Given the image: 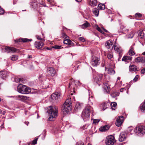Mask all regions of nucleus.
<instances>
[{"label": "nucleus", "mask_w": 145, "mask_h": 145, "mask_svg": "<svg viewBox=\"0 0 145 145\" xmlns=\"http://www.w3.org/2000/svg\"><path fill=\"white\" fill-rule=\"evenodd\" d=\"M135 132L140 135H143L145 132V127L143 126H139L135 128Z\"/></svg>", "instance_id": "7"}, {"label": "nucleus", "mask_w": 145, "mask_h": 145, "mask_svg": "<svg viewBox=\"0 0 145 145\" xmlns=\"http://www.w3.org/2000/svg\"><path fill=\"white\" fill-rule=\"evenodd\" d=\"M48 74V75L53 76L56 73V71L53 67H49L47 70Z\"/></svg>", "instance_id": "15"}, {"label": "nucleus", "mask_w": 145, "mask_h": 145, "mask_svg": "<svg viewBox=\"0 0 145 145\" xmlns=\"http://www.w3.org/2000/svg\"><path fill=\"white\" fill-rule=\"evenodd\" d=\"M140 108L141 112H145V99L144 103H142L140 106Z\"/></svg>", "instance_id": "28"}, {"label": "nucleus", "mask_w": 145, "mask_h": 145, "mask_svg": "<svg viewBox=\"0 0 145 145\" xmlns=\"http://www.w3.org/2000/svg\"><path fill=\"white\" fill-rule=\"evenodd\" d=\"M61 93L59 92H56L53 93L51 96V101L53 102L54 101L57 100L59 97Z\"/></svg>", "instance_id": "9"}, {"label": "nucleus", "mask_w": 145, "mask_h": 145, "mask_svg": "<svg viewBox=\"0 0 145 145\" xmlns=\"http://www.w3.org/2000/svg\"><path fill=\"white\" fill-rule=\"evenodd\" d=\"M138 36L140 37L141 38H143L144 36V34L142 31H140L139 32L138 34Z\"/></svg>", "instance_id": "41"}, {"label": "nucleus", "mask_w": 145, "mask_h": 145, "mask_svg": "<svg viewBox=\"0 0 145 145\" xmlns=\"http://www.w3.org/2000/svg\"><path fill=\"white\" fill-rule=\"evenodd\" d=\"M49 108L47 111L49 116L48 119L50 121H54L57 116V108L55 106H50Z\"/></svg>", "instance_id": "1"}, {"label": "nucleus", "mask_w": 145, "mask_h": 145, "mask_svg": "<svg viewBox=\"0 0 145 145\" xmlns=\"http://www.w3.org/2000/svg\"><path fill=\"white\" fill-rule=\"evenodd\" d=\"M96 29L99 32L101 33L102 34H104V32L102 31L101 28L98 26V25H97L96 27Z\"/></svg>", "instance_id": "40"}, {"label": "nucleus", "mask_w": 145, "mask_h": 145, "mask_svg": "<svg viewBox=\"0 0 145 145\" xmlns=\"http://www.w3.org/2000/svg\"><path fill=\"white\" fill-rule=\"evenodd\" d=\"M43 133L44 134V136L45 137L46 135V131L45 130H44L43 131Z\"/></svg>", "instance_id": "59"}, {"label": "nucleus", "mask_w": 145, "mask_h": 145, "mask_svg": "<svg viewBox=\"0 0 145 145\" xmlns=\"http://www.w3.org/2000/svg\"><path fill=\"white\" fill-rule=\"evenodd\" d=\"M0 75L1 77L3 79L6 76V74L5 72H0Z\"/></svg>", "instance_id": "39"}, {"label": "nucleus", "mask_w": 145, "mask_h": 145, "mask_svg": "<svg viewBox=\"0 0 145 145\" xmlns=\"http://www.w3.org/2000/svg\"><path fill=\"white\" fill-rule=\"evenodd\" d=\"M61 36L63 38L65 39L68 38V37L64 33H62Z\"/></svg>", "instance_id": "43"}, {"label": "nucleus", "mask_w": 145, "mask_h": 145, "mask_svg": "<svg viewBox=\"0 0 145 145\" xmlns=\"http://www.w3.org/2000/svg\"><path fill=\"white\" fill-rule=\"evenodd\" d=\"M103 88L105 92L108 93H109L110 88L108 83L105 82L103 83Z\"/></svg>", "instance_id": "18"}, {"label": "nucleus", "mask_w": 145, "mask_h": 145, "mask_svg": "<svg viewBox=\"0 0 145 145\" xmlns=\"http://www.w3.org/2000/svg\"><path fill=\"white\" fill-rule=\"evenodd\" d=\"M128 53L129 55L131 56H133L135 54V53L133 51V46H131L130 47Z\"/></svg>", "instance_id": "27"}, {"label": "nucleus", "mask_w": 145, "mask_h": 145, "mask_svg": "<svg viewBox=\"0 0 145 145\" xmlns=\"http://www.w3.org/2000/svg\"><path fill=\"white\" fill-rule=\"evenodd\" d=\"M97 0H90L89 4L90 6L94 7L97 5Z\"/></svg>", "instance_id": "25"}, {"label": "nucleus", "mask_w": 145, "mask_h": 145, "mask_svg": "<svg viewBox=\"0 0 145 145\" xmlns=\"http://www.w3.org/2000/svg\"><path fill=\"white\" fill-rule=\"evenodd\" d=\"M98 7L99 10H104L105 8V5L104 4H99Z\"/></svg>", "instance_id": "31"}, {"label": "nucleus", "mask_w": 145, "mask_h": 145, "mask_svg": "<svg viewBox=\"0 0 145 145\" xmlns=\"http://www.w3.org/2000/svg\"><path fill=\"white\" fill-rule=\"evenodd\" d=\"M82 104L79 103H77L76 104L74 109L75 110H77L80 109L81 106Z\"/></svg>", "instance_id": "32"}, {"label": "nucleus", "mask_w": 145, "mask_h": 145, "mask_svg": "<svg viewBox=\"0 0 145 145\" xmlns=\"http://www.w3.org/2000/svg\"><path fill=\"white\" fill-rule=\"evenodd\" d=\"M108 72L110 74H114L115 73V71L112 69H109L108 70Z\"/></svg>", "instance_id": "38"}, {"label": "nucleus", "mask_w": 145, "mask_h": 145, "mask_svg": "<svg viewBox=\"0 0 145 145\" xmlns=\"http://www.w3.org/2000/svg\"><path fill=\"white\" fill-rule=\"evenodd\" d=\"M49 4H52V3L53 2V0H47Z\"/></svg>", "instance_id": "54"}, {"label": "nucleus", "mask_w": 145, "mask_h": 145, "mask_svg": "<svg viewBox=\"0 0 145 145\" xmlns=\"http://www.w3.org/2000/svg\"><path fill=\"white\" fill-rule=\"evenodd\" d=\"M129 71L131 72H135L137 71V67L134 65H130L129 67Z\"/></svg>", "instance_id": "24"}, {"label": "nucleus", "mask_w": 145, "mask_h": 145, "mask_svg": "<svg viewBox=\"0 0 145 145\" xmlns=\"http://www.w3.org/2000/svg\"><path fill=\"white\" fill-rule=\"evenodd\" d=\"M103 77V75L102 74H97V77H95L94 78V81L97 83L98 86H100L101 85L99 83L101 81L102 78Z\"/></svg>", "instance_id": "12"}, {"label": "nucleus", "mask_w": 145, "mask_h": 145, "mask_svg": "<svg viewBox=\"0 0 145 145\" xmlns=\"http://www.w3.org/2000/svg\"><path fill=\"white\" fill-rule=\"evenodd\" d=\"M31 5L32 6V7L34 8H35L37 7V2L36 1L34 0V1H32Z\"/></svg>", "instance_id": "33"}, {"label": "nucleus", "mask_w": 145, "mask_h": 145, "mask_svg": "<svg viewBox=\"0 0 145 145\" xmlns=\"http://www.w3.org/2000/svg\"><path fill=\"white\" fill-rule=\"evenodd\" d=\"M5 52L7 53L10 52H16L18 50L17 49L15 48H14L6 46L5 48Z\"/></svg>", "instance_id": "13"}, {"label": "nucleus", "mask_w": 145, "mask_h": 145, "mask_svg": "<svg viewBox=\"0 0 145 145\" xmlns=\"http://www.w3.org/2000/svg\"><path fill=\"white\" fill-rule=\"evenodd\" d=\"M119 54V58L118 59V61H119V60L121 58V57L122 56V54L121 53H120V54Z\"/></svg>", "instance_id": "55"}, {"label": "nucleus", "mask_w": 145, "mask_h": 145, "mask_svg": "<svg viewBox=\"0 0 145 145\" xmlns=\"http://www.w3.org/2000/svg\"><path fill=\"white\" fill-rule=\"evenodd\" d=\"M61 46L59 45H55L53 46V48L56 49H59L61 48Z\"/></svg>", "instance_id": "42"}, {"label": "nucleus", "mask_w": 145, "mask_h": 145, "mask_svg": "<svg viewBox=\"0 0 145 145\" xmlns=\"http://www.w3.org/2000/svg\"><path fill=\"white\" fill-rule=\"evenodd\" d=\"M93 12L96 16H98L99 14V11L97 8H94L93 9Z\"/></svg>", "instance_id": "34"}, {"label": "nucleus", "mask_w": 145, "mask_h": 145, "mask_svg": "<svg viewBox=\"0 0 145 145\" xmlns=\"http://www.w3.org/2000/svg\"><path fill=\"white\" fill-rule=\"evenodd\" d=\"M127 137V134L125 132H122L120 134L119 137V141L122 142L125 140Z\"/></svg>", "instance_id": "10"}, {"label": "nucleus", "mask_w": 145, "mask_h": 145, "mask_svg": "<svg viewBox=\"0 0 145 145\" xmlns=\"http://www.w3.org/2000/svg\"><path fill=\"white\" fill-rule=\"evenodd\" d=\"M125 89L126 90V89H125V88H122L120 89V91L121 92H122L123 91V89Z\"/></svg>", "instance_id": "60"}, {"label": "nucleus", "mask_w": 145, "mask_h": 145, "mask_svg": "<svg viewBox=\"0 0 145 145\" xmlns=\"http://www.w3.org/2000/svg\"><path fill=\"white\" fill-rule=\"evenodd\" d=\"M91 63L93 66L96 67L100 63V59L99 58L93 56L91 57Z\"/></svg>", "instance_id": "5"}, {"label": "nucleus", "mask_w": 145, "mask_h": 145, "mask_svg": "<svg viewBox=\"0 0 145 145\" xmlns=\"http://www.w3.org/2000/svg\"><path fill=\"white\" fill-rule=\"evenodd\" d=\"M90 26V24L87 21H85V22L82 25H81L82 28L84 29L86 28L89 27Z\"/></svg>", "instance_id": "26"}, {"label": "nucleus", "mask_w": 145, "mask_h": 145, "mask_svg": "<svg viewBox=\"0 0 145 145\" xmlns=\"http://www.w3.org/2000/svg\"><path fill=\"white\" fill-rule=\"evenodd\" d=\"M138 75H137L135 78L133 79V81L134 82H136L138 78Z\"/></svg>", "instance_id": "51"}, {"label": "nucleus", "mask_w": 145, "mask_h": 145, "mask_svg": "<svg viewBox=\"0 0 145 145\" xmlns=\"http://www.w3.org/2000/svg\"><path fill=\"white\" fill-rule=\"evenodd\" d=\"M135 17H140L142 16V15L141 14L139 13H137L135 14Z\"/></svg>", "instance_id": "48"}, {"label": "nucleus", "mask_w": 145, "mask_h": 145, "mask_svg": "<svg viewBox=\"0 0 145 145\" xmlns=\"http://www.w3.org/2000/svg\"><path fill=\"white\" fill-rule=\"evenodd\" d=\"M140 72L141 74H142L145 73V67Z\"/></svg>", "instance_id": "52"}, {"label": "nucleus", "mask_w": 145, "mask_h": 145, "mask_svg": "<svg viewBox=\"0 0 145 145\" xmlns=\"http://www.w3.org/2000/svg\"><path fill=\"white\" fill-rule=\"evenodd\" d=\"M19 97L21 98L25 99V97L24 96H18Z\"/></svg>", "instance_id": "58"}, {"label": "nucleus", "mask_w": 145, "mask_h": 145, "mask_svg": "<svg viewBox=\"0 0 145 145\" xmlns=\"http://www.w3.org/2000/svg\"><path fill=\"white\" fill-rule=\"evenodd\" d=\"M77 145H84V143L81 142H77Z\"/></svg>", "instance_id": "53"}, {"label": "nucleus", "mask_w": 145, "mask_h": 145, "mask_svg": "<svg viewBox=\"0 0 145 145\" xmlns=\"http://www.w3.org/2000/svg\"><path fill=\"white\" fill-rule=\"evenodd\" d=\"M17 90L19 93L23 94H28L31 91L30 88L22 84H20L18 86Z\"/></svg>", "instance_id": "4"}, {"label": "nucleus", "mask_w": 145, "mask_h": 145, "mask_svg": "<svg viewBox=\"0 0 145 145\" xmlns=\"http://www.w3.org/2000/svg\"><path fill=\"white\" fill-rule=\"evenodd\" d=\"M71 81L68 86L69 88H71L74 89L75 88L77 87V85H79L80 84L79 81H75L72 78L71 79Z\"/></svg>", "instance_id": "8"}, {"label": "nucleus", "mask_w": 145, "mask_h": 145, "mask_svg": "<svg viewBox=\"0 0 145 145\" xmlns=\"http://www.w3.org/2000/svg\"><path fill=\"white\" fill-rule=\"evenodd\" d=\"M120 77H118V78H117V82H116V83L115 84H118V80H120Z\"/></svg>", "instance_id": "56"}, {"label": "nucleus", "mask_w": 145, "mask_h": 145, "mask_svg": "<svg viewBox=\"0 0 145 145\" xmlns=\"http://www.w3.org/2000/svg\"><path fill=\"white\" fill-rule=\"evenodd\" d=\"M72 103L70 99H67L63 105V108L62 110L64 114L66 115L71 110Z\"/></svg>", "instance_id": "3"}, {"label": "nucleus", "mask_w": 145, "mask_h": 145, "mask_svg": "<svg viewBox=\"0 0 145 145\" xmlns=\"http://www.w3.org/2000/svg\"><path fill=\"white\" fill-rule=\"evenodd\" d=\"M135 61L136 62L142 63L143 65L145 64V58L143 57H137L135 59Z\"/></svg>", "instance_id": "16"}, {"label": "nucleus", "mask_w": 145, "mask_h": 145, "mask_svg": "<svg viewBox=\"0 0 145 145\" xmlns=\"http://www.w3.org/2000/svg\"><path fill=\"white\" fill-rule=\"evenodd\" d=\"M114 50L116 51L118 54L121 53L122 51V50L121 47L118 46L116 45L114 46Z\"/></svg>", "instance_id": "22"}, {"label": "nucleus", "mask_w": 145, "mask_h": 145, "mask_svg": "<svg viewBox=\"0 0 145 145\" xmlns=\"http://www.w3.org/2000/svg\"><path fill=\"white\" fill-rule=\"evenodd\" d=\"M113 53L111 52L108 53L107 55V57L109 59H111L113 57Z\"/></svg>", "instance_id": "37"}, {"label": "nucleus", "mask_w": 145, "mask_h": 145, "mask_svg": "<svg viewBox=\"0 0 145 145\" xmlns=\"http://www.w3.org/2000/svg\"><path fill=\"white\" fill-rule=\"evenodd\" d=\"M15 42L18 43V42H28L30 41H32V39H28L27 38H22L18 39L15 40H14Z\"/></svg>", "instance_id": "19"}, {"label": "nucleus", "mask_w": 145, "mask_h": 145, "mask_svg": "<svg viewBox=\"0 0 145 145\" xmlns=\"http://www.w3.org/2000/svg\"><path fill=\"white\" fill-rule=\"evenodd\" d=\"M134 36V35L133 33H131L130 34V36H128L129 38H132Z\"/></svg>", "instance_id": "57"}, {"label": "nucleus", "mask_w": 145, "mask_h": 145, "mask_svg": "<svg viewBox=\"0 0 145 145\" xmlns=\"http://www.w3.org/2000/svg\"><path fill=\"white\" fill-rule=\"evenodd\" d=\"M38 138H36L35 140H33L32 142V144L35 145L37 143V140Z\"/></svg>", "instance_id": "49"}, {"label": "nucleus", "mask_w": 145, "mask_h": 145, "mask_svg": "<svg viewBox=\"0 0 145 145\" xmlns=\"http://www.w3.org/2000/svg\"><path fill=\"white\" fill-rule=\"evenodd\" d=\"M109 128V126L108 125H105L99 128V130L100 131L103 132L106 131Z\"/></svg>", "instance_id": "23"}, {"label": "nucleus", "mask_w": 145, "mask_h": 145, "mask_svg": "<svg viewBox=\"0 0 145 145\" xmlns=\"http://www.w3.org/2000/svg\"><path fill=\"white\" fill-rule=\"evenodd\" d=\"M110 95L112 98H114L117 96H118L119 94L117 92H113Z\"/></svg>", "instance_id": "35"}, {"label": "nucleus", "mask_w": 145, "mask_h": 145, "mask_svg": "<svg viewBox=\"0 0 145 145\" xmlns=\"http://www.w3.org/2000/svg\"><path fill=\"white\" fill-rule=\"evenodd\" d=\"M4 10L0 6V14H3L4 13Z\"/></svg>", "instance_id": "45"}, {"label": "nucleus", "mask_w": 145, "mask_h": 145, "mask_svg": "<svg viewBox=\"0 0 145 145\" xmlns=\"http://www.w3.org/2000/svg\"><path fill=\"white\" fill-rule=\"evenodd\" d=\"M100 121V120H94L93 121V123L95 124L97 123Z\"/></svg>", "instance_id": "50"}, {"label": "nucleus", "mask_w": 145, "mask_h": 145, "mask_svg": "<svg viewBox=\"0 0 145 145\" xmlns=\"http://www.w3.org/2000/svg\"><path fill=\"white\" fill-rule=\"evenodd\" d=\"M36 37L37 38V39L38 40H39L42 41H41L43 42L44 41V39L41 38L38 35H36Z\"/></svg>", "instance_id": "44"}, {"label": "nucleus", "mask_w": 145, "mask_h": 145, "mask_svg": "<svg viewBox=\"0 0 145 145\" xmlns=\"http://www.w3.org/2000/svg\"><path fill=\"white\" fill-rule=\"evenodd\" d=\"M115 142L114 137L112 135L108 136L105 141L106 145H113Z\"/></svg>", "instance_id": "6"}, {"label": "nucleus", "mask_w": 145, "mask_h": 145, "mask_svg": "<svg viewBox=\"0 0 145 145\" xmlns=\"http://www.w3.org/2000/svg\"><path fill=\"white\" fill-rule=\"evenodd\" d=\"M106 47L110 49L113 48V47L112 41L111 40H109L107 41L105 44Z\"/></svg>", "instance_id": "17"}, {"label": "nucleus", "mask_w": 145, "mask_h": 145, "mask_svg": "<svg viewBox=\"0 0 145 145\" xmlns=\"http://www.w3.org/2000/svg\"><path fill=\"white\" fill-rule=\"evenodd\" d=\"M128 29H127L123 25H121L120 27V29L118 30L119 33H125L126 32H127Z\"/></svg>", "instance_id": "21"}, {"label": "nucleus", "mask_w": 145, "mask_h": 145, "mask_svg": "<svg viewBox=\"0 0 145 145\" xmlns=\"http://www.w3.org/2000/svg\"><path fill=\"white\" fill-rule=\"evenodd\" d=\"M27 57L28 58H32V56L31 55H28Z\"/></svg>", "instance_id": "62"}, {"label": "nucleus", "mask_w": 145, "mask_h": 145, "mask_svg": "<svg viewBox=\"0 0 145 145\" xmlns=\"http://www.w3.org/2000/svg\"><path fill=\"white\" fill-rule=\"evenodd\" d=\"M63 41V43L66 44H69L70 45H72V42L68 38L66 39Z\"/></svg>", "instance_id": "29"}, {"label": "nucleus", "mask_w": 145, "mask_h": 145, "mask_svg": "<svg viewBox=\"0 0 145 145\" xmlns=\"http://www.w3.org/2000/svg\"><path fill=\"white\" fill-rule=\"evenodd\" d=\"M78 40L81 41H82V42H84L85 41V39L82 37H80L79 38H78Z\"/></svg>", "instance_id": "46"}, {"label": "nucleus", "mask_w": 145, "mask_h": 145, "mask_svg": "<svg viewBox=\"0 0 145 145\" xmlns=\"http://www.w3.org/2000/svg\"><path fill=\"white\" fill-rule=\"evenodd\" d=\"M102 28L103 29V30H104V31H105V32H106V33H108V31L107 30H106L105 29H104V28Z\"/></svg>", "instance_id": "61"}, {"label": "nucleus", "mask_w": 145, "mask_h": 145, "mask_svg": "<svg viewBox=\"0 0 145 145\" xmlns=\"http://www.w3.org/2000/svg\"><path fill=\"white\" fill-rule=\"evenodd\" d=\"M123 121V117L122 116L119 117L116 120V125L118 127H119L121 125Z\"/></svg>", "instance_id": "11"}, {"label": "nucleus", "mask_w": 145, "mask_h": 145, "mask_svg": "<svg viewBox=\"0 0 145 145\" xmlns=\"http://www.w3.org/2000/svg\"><path fill=\"white\" fill-rule=\"evenodd\" d=\"M25 124H26L27 125H28V124L29 123V122L27 121V122H25Z\"/></svg>", "instance_id": "63"}, {"label": "nucleus", "mask_w": 145, "mask_h": 145, "mask_svg": "<svg viewBox=\"0 0 145 145\" xmlns=\"http://www.w3.org/2000/svg\"><path fill=\"white\" fill-rule=\"evenodd\" d=\"M76 63L77 64L79 63H80V61H76Z\"/></svg>", "instance_id": "64"}, {"label": "nucleus", "mask_w": 145, "mask_h": 145, "mask_svg": "<svg viewBox=\"0 0 145 145\" xmlns=\"http://www.w3.org/2000/svg\"><path fill=\"white\" fill-rule=\"evenodd\" d=\"M111 108L113 110H115L116 108L117 103L116 102H112L110 104Z\"/></svg>", "instance_id": "30"}, {"label": "nucleus", "mask_w": 145, "mask_h": 145, "mask_svg": "<svg viewBox=\"0 0 145 145\" xmlns=\"http://www.w3.org/2000/svg\"><path fill=\"white\" fill-rule=\"evenodd\" d=\"M14 81L16 82H20L21 81V80L20 78H15Z\"/></svg>", "instance_id": "47"}, {"label": "nucleus", "mask_w": 145, "mask_h": 145, "mask_svg": "<svg viewBox=\"0 0 145 145\" xmlns=\"http://www.w3.org/2000/svg\"><path fill=\"white\" fill-rule=\"evenodd\" d=\"M44 44V43L43 42L39 40L36 41L35 43V47L38 49L41 48Z\"/></svg>", "instance_id": "14"}, {"label": "nucleus", "mask_w": 145, "mask_h": 145, "mask_svg": "<svg viewBox=\"0 0 145 145\" xmlns=\"http://www.w3.org/2000/svg\"><path fill=\"white\" fill-rule=\"evenodd\" d=\"M12 61H15L18 59V56L16 55H13L10 57Z\"/></svg>", "instance_id": "36"}, {"label": "nucleus", "mask_w": 145, "mask_h": 145, "mask_svg": "<svg viewBox=\"0 0 145 145\" xmlns=\"http://www.w3.org/2000/svg\"><path fill=\"white\" fill-rule=\"evenodd\" d=\"M88 105L83 110L81 115L82 117L83 118L84 121L86 119H88L89 118L91 110H92V108L91 107L90 105H92V103L91 101L88 102Z\"/></svg>", "instance_id": "2"}, {"label": "nucleus", "mask_w": 145, "mask_h": 145, "mask_svg": "<svg viewBox=\"0 0 145 145\" xmlns=\"http://www.w3.org/2000/svg\"><path fill=\"white\" fill-rule=\"evenodd\" d=\"M132 57L131 56H125L123 57L122 59V61L128 62L132 59Z\"/></svg>", "instance_id": "20"}]
</instances>
